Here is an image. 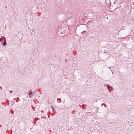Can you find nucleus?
<instances>
[{"label":"nucleus","mask_w":134,"mask_h":134,"mask_svg":"<svg viewBox=\"0 0 134 134\" xmlns=\"http://www.w3.org/2000/svg\"><path fill=\"white\" fill-rule=\"evenodd\" d=\"M54 109V108H53V109H52V110H53Z\"/></svg>","instance_id":"nucleus-6"},{"label":"nucleus","mask_w":134,"mask_h":134,"mask_svg":"<svg viewBox=\"0 0 134 134\" xmlns=\"http://www.w3.org/2000/svg\"><path fill=\"white\" fill-rule=\"evenodd\" d=\"M108 89H109L110 88V87H108Z\"/></svg>","instance_id":"nucleus-3"},{"label":"nucleus","mask_w":134,"mask_h":134,"mask_svg":"<svg viewBox=\"0 0 134 134\" xmlns=\"http://www.w3.org/2000/svg\"><path fill=\"white\" fill-rule=\"evenodd\" d=\"M3 45L4 46H5V45H6V44L7 43H6V42L5 41H4V42L3 43Z\"/></svg>","instance_id":"nucleus-1"},{"label":"nucleus","mask_w":134,"mask_h":134,"mask_svg":"<svg viewBox=\"0 0 134 134\" xmlns=\"http://www.w3.org/2000/svg\"><path fill=\"white\" fill-rule=\"evenodd\" d=\"M2 38H0V42H1V40L2 39Z\"/></svg>","instance_id":"nucleus-4"},{"label":"nucleus","mask_w":134,"mask_h":134,"mask_svg":"<svg viewBox=\"0 0 134 134\" xmlns=\"http://www.w3.org/2000/svg\"><path fill=\"white\" fill-rule=\"evenodd\" d=\"M51 107H52V108H53V106H51Z\"/></svg>","instance_id":"nucleus-7"},{"label":"nucleus","mask_w":134,"mask_h":134,"mask_svg":"<svg viewBox=\"0 0 134 134\" xmlns=\"http://www.w3.org/2000/svg\"><path fill=\"white\" fill-rule=\"evenodd\" d=\"M32 94V92H30L29 93V95H31Z\"/></svg>","instance_id":"nucleus-2"},{"label":"nucleus","mask_w":134,"mask_h":134,"mask_svg":"<svg viewBox=\"0 0 134 134\" xmlns=\"http://www.w3.org/2000/svg\"><path fill=\"white\" fill-rule=\"evenodd\" d=\"M12 92V90H10V93H11Z\"/></svg>","instance_id":"nucleus-5"}]
</instances>
